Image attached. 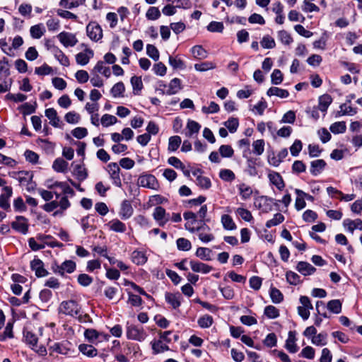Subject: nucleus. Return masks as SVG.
I'll list each match as a JSON object with an SVG mask.
<instances>
[{
	"label": "nucleus",
	"instance_id": "49",
	"mask_svg": "<svg viewBox=\"0 0 362 362\" xmlns=\"http://www.w3.org/2000/svg\"><path fill=\"white\" fill-rule=\"evenodd\" d=\"M219 177L226 182H232L235 179V173L229 169H222L219 172Z\"/></svg>",
	"mask_w": 362,
	"mask_h": 362
},
{
	"label": "nucleus",
	"instance_id": "22",
	"mask_svg": "<svg viewBox=\"0 0 362 362\" xmlns=\"http://www.w3.org/2000/svg\"><path fill=\"white\" fill-rule=\"evenodd\" d=\"M297 270L304 276L313 274L316 269L307 262H299L296 267Z\"/></svg>",
	"mask_w": 362,
	"mask_h": 362
},
{
	"label": "nucleus",
	"instance_id": "5",
	"mask_svg": "<svg viewBox=\"0 0 362 362\" xmlns=\"http://www.w3.org/2000/svg\"><path fill=\"white\" fill-rule=\"evenodd\" d=\"M86 33L89 38L95 42L99 41L103 37L102 28L95 22H90L87 25Z\"/></svg>",
	"mask_w": 362,
	"mask_h": 362
},
{
	"label": "nucleus",
	"instance_id": "2",
	"mask_svg": "<svg viewBox=\"0 0 362 362\" xmlns=\"http://www.w3.org/2000/svg\"><path fill=\"white\" fill-rule=\"evenodd\" d=\"M138 185L151 189L157 190L159 188V184L156 177L151 174L141 175L138 179Z\"/></svg>",
	"mask_w": 362,
	"mask_h": 362
},
{
	"label": "nucleus",
	"instance_id": "8",
	"mask_svg": "<svg viewBox=\"0 0 362 362\" xmlns=\"http://www.w3.org/2000/svg\"><path fill=\"white\" fill-rule=\"evenodd\" d=\"M57 37L60 42L66 47H74L78 42L75 35L71 33L62 32L57 35Z\"/></svg>",
	"mask_w": 362,
	"mask_h": 362
},
{
	"label": "nucleus",
	"instance_id": "24",
	"mask_svg": "<svg viewBox=\"0 0 362 362\" xmlns=\"http://www.w3.org/2000/svg\"><path fill=\"white\" fill-rule=\"evenodd\" d=\"M45 116L49 119V123L54 127H59L60 119L57 115V111L52 108H48L45 110Z\"/></svg>",
	"mask_w": 362,
	"mask_h": 362
},
{
	"label": "nucleus",
	"instance_id": "35",
	"mask_svg": "<svg viewBox=\"0 0 362 362\" xmlns=\"http://www.w3.org/2000/svg\"><path fill=\"white\" fill-rule=\"evenodd\" d=\"M23 337L25 341L32 348L35 346H37L38 338L37 337L30 331L25 330L23 332Z\"/></svg>",
	"mask_w": 362,
	"mask_h": 362
},
{
	"label": "nucleus",
	"instance_id": "58",
	"mask_svg": "<svg viewBox=\"0 0 362 362\" xmlns=\"http://www.w3.org/2000/svg\"><path fill=\"white\" fill-rule=\"evenodd\" d=\"M264 313L269 319H275L279 316V310L273 305L266 306Z\"/></svg>",
	"mask_w": 362,
	"mask_h": 362
},
{
	"label": "nucleus",
	"instance_id": "45",
	"mask_svg": "<svg viewBox=\"0 0 362 362\" xmlns=\"http://www.w3.org/2000/svg\"><path fill=\"white\" fill-rule=\"evenodd\" d=\"M327 307L333 313L339 314L341 312V303L338 299L329 300Z\"/></svg>",
	"mask_w": 362,
	"mask_h": 362
},
{
	"label": "nucleus",
	"instance_id": "11",
	"mask_svg": "<svg viewBox=\"0 0 362 362\" xmlns=\"http://www.w3.org/2000/svg\"><path fill=\"white\" fill-rule=\"evenodd\" d=\"M134 213V209L130 201L124 200L121 204L119 216L123 220L129 219Z\"/></svg>",
	"mask_w": 362,
	"mask_h": 362
},
{
	"label": "nucleus",
	"instance_id": "48",
	"mask_svg": "<svg viewBox=\"0 0 362 362\" xmlns=\"http://www.w3.org/2000/svg\"><path fill=\"white\" fill-rule=\"evenodd\" d=\"M224 125L230 133H235L239 126L238 119L235 117H230L224 122Z\"/></svg>",
	"mask_w": 362,
	"mask_h": 362
},
{
	"label": "nucleus",
	"instance_id": "50",
	"mask_svg": "<svg viewBox=\"0 0 362 362\" xmlns=\"http://www.w3.org/2000/svg\"><path fill=\"white\" fill-rule=\"evenodd\" d=\"M284 221V216L280 213H276V214L274 215L273 218L267 221L265 226L267 228H270L273 226L281 223Z\"/></svg>",
	"mask_w": 362,
	"mask_h": 362
},
{
	"label": "nucleus",
	"instance_id": "47",
	"mask_svg": "<svg viewBox=\"0 0 362 362\" xmlns=\"http://www.w3.org/2000/svg\"><path fill=\"white\" fill-rule=\"evenodd\" d=\"M330 131L333 134H342L346 132V126L345 122H337L331 124Z\"/></svg>",
	"mask_w": 362,
	"mask_h": 362
},
{
	"label": "nucleus",
	"instance_id": "56",
	"mask_svg": "<svg viewBox=\"0 0 362 362\" xmlns=\"http://www.w3.org/2000/svg\"><path fill=\"white\" fill-rule=\"evenodd\" d=\"M177 248L182 251H189L192 247L191 242L184 238H180L176 241Z\"/></svg>",
	"mask_w": 362,
	"mask_h": 362
},
{
	"label": "nucleus",
	"instance_id": "43",
	"mask_svg": "<svg viewBox=\"0 0 362 362\" xmlns=\"http://www.w3.org/2000/svg\"><path fill=\"white\" fill-rule=\"evenodd\" d=\"M211 250L207 247H198L196 251V256L202 259V260L209 261L211 259Z\"/></svg>",
	"mask_w": 362,
	"mask_h": 362
},
{
	"label": "nucleus",
	"instance_id": "51",
	"mask_svg": "<svg viewBox=\"0 0 362 362\" xmlns=\"http://www.w3.org/2000/svg\"><path fill=\"white\" fill-rule=\"evenodd\" d=\"M213 317L209 315H204L198 319L197 323L202 328H208L213 324Z\"/></svg>",
	"mask_w": 362,
	"mask_h": 362
},
{
	"label": "nucleus",
	"instance_id": "64",
	"mask_svg": "<svg viewBox=\"0 0 362 362\" xmlns=\"http://www.w3.org/2000/svg\"><path fill=\"white\" fill-rule=\"evenodd\" d=\"M197 184L203 189H209L211 187V182L209 177L197 175Z\"/></svg>",
	"mask_w": 362,
	"mask_h": 362
},
{
	"label": "nucleus",
	"instance_id": "52",
	"mask_svg": "<svg viewBox=\"0 0 362 362\" xmlns=\"http://www.w3.org/2000/svg\"><path fill=\"white\" fill-rule=\"evenodd\" d=\"M131 84L133 88L134 94H138L139 91L143 88V83L141 78L139 76H134L131 78Z\"/></svg>",
	"mask_w": 362,
	"mask_h": 362
},
{
	"label": "nucleus",
	"instance_id": "19",
	"mask_svg": "<svg viewBox=\"0 0 362 362\" xmlns=\"http://www.w3.org/2000/svg\"><path fill=\"white\" fill-rule=\"evenodd\" d=\"M182 88L181 81L178 78L172 79L168 85L166 95H171L177 93Z\"/></svg>",
	"mask_w": 362,
	"mask_h": 362
},
{
	"label": "nucleus",
	"instance_id": "9",
	"mask_svg": "<svg viewBox=\"0 0 362 362\" xmlns=\"http://www.w3.org/2000/svg\"><path fill=\"white\" fill-rule=\"evenodd\" d=\"M11 227L22 234H26L28 231V219L24 216H17L16 221L11 223Z\"/></svg>",
	"mask_w": 362,
	"mask_h": 362
},
{
	"label": "nucleus",
	"instance_id": "30",
	"mask_svg": "<svg viewBox=\"0 0 362 362\" xmlns=\"http://www.w3.org/2000/svg\"><path fill=\"white\" fill-rule=\"evenodd\" d=\"M267 94L268 96H277L280 98H286L289 95L287 90L281 89L278 87H271L268 89Z\"/></svg>",
	"mask_w": 362,
	"mask_h": 362
},
{
	"label": "nucleus",
	"instance_id": "7",
	"mask_svg": "<svg viewBox=\"0 0 362 362\" xmlns=\"http://www.w3.org/2000/svg\"><path fill=\"white\" fill-rule=\"evenodd\" d=\"M199 240L203 243H209L214 239V235L210 233V228L205 223L197 227Z\"/></svg>",
	"mask_w": 362,
	"mask_h": 362
},
{
	"label": "nucleus",
	"instance_id": "60",
	"mask_svg": "<svg viewBox=\"0 0 362 362\" xmlns=\"http://www.w3.org/2000/svg\"><path fill=\"white\" fill-rule=\"evenodd\" d=\"M74 173L79 180H84L88 177L86 169L81 165L75 167Z\"/></svg>",
	"mask_w": 362,
	"mask_h": 362
},
{
	"label": "nucleus",
	"instance_id": "38",
	"mask_svg": "<svg viewBox=\"0 0 362 362\" xmlns=\"http://www.w3.org/2000/svg\"><path fill=\"white\" fill-rule=\"evenodd\" d=\"M182 143L181 137L179 136H173L169 138L168 150L173 152L177 150Z\"/></svg>",
	"mask_w": 362,
	"mask_h": 362
},
{
	"label": "nucleus",
	"instance_id": "16",
	"mask_svg": "<svg viewBox=\"0 0 362 362\" xmlns=\"http://www.w3.org/2000/svg\"><path fill=\"white\" fill-rule=\"evenodd\" d=\"M189 264L192 270L194 272L208 274L213 269L212 267L206 264L194 260H191Z\"/></svg>",
	"mask_w": 362,
	"mask_h": 362
},
{
	"label": "nucleus",
	"instance_id": "53",
	"mask_svg": "<svg viewBox=\"0 0 362 362\" xmlns=\"http://www.w3.org/2000/svg\"><path fill=\"white\" fill-rule=\"evenodd\" d=\"M216 68V64L211 62H204L194 64V69L197 71H206Z\"/></svg>",
	"mask_w": 362,
	"mask_h": 362
},
{
	"label": "nucleus",
	"instance_id": "26",
	"mask_svg": "<svg viewBox=\"0 0 362 362\" xmlns=\"http://www.w3.org/2000/svg\"><path fill=\"white\" fill-rule=\"evenodd\" d=\"M147 257L144 252L139 250H134L132 253V260L137 265H143L147 262Z\"/></svg>",
	"mask_w": 362,
	"mask_h": 362
},
{
	"label": "nucleus",
	"instance_id": "25",
	"mask_svg": "<svg viewBox=\"0 0 362 362\" xmlns=\"http://www.w3.org/2000/svg\"><path fill=\"white\" fill-rule=\"evenodd\" d=\"M239 194L243 200H247L250 199L252 194V189L245 183H241L238 185Z\"/></svg>",
	"mask_w": 362,
	"mask_h": 362
},
{
	"label": "nucleus",
	"instance_id": "14",
	"mask_svg": "<svg viewBox=\"0 0 362 362\" xmlns=\"http://www.w3.org/2000/svg\"><path fill=\"white\" fill-rule=\"evenodd\" d=\"M327 163L323 159L313 160L310 163V172L313 175L317 176L323 171Z\"/></svg>",
	"mask_w": 362,
	"mask_h": 362
},
{
	"label": "nucleus",
	"instance_id": "54",
	"mask_svg": "<svg viewBox=\"0 0 362 362\" xmlns=\"http://www.w3.org/2000/svg\"><path fill=\"white\" fill-rule=\"evenodd\" d=\"M13 324L12 322H8L6 324L4 332L0 334L1 341H4L8 338L11 339L13 337Z\"/></svg>",
	"mask_w": 362,
	"mask_h": 362
},
{
	"label": "nucleus",
	"instance_id": "36",
	"mask_svg": "<svg viewBox=\"0 0 362 362\" xmlns=\"http://www.w3.org/2000/svg\"><path fill=\"white\" fill-rule=\"evenodd\" d=\"M187 128L188 132L186 133V136L191 137L194 134L199 133L201 129V125L198 122L189 119L187 122Z\"/></svg>",
	"mask_w": 362,
	"mask_h": 362
},
{
	"label": "nucleus",
	"instance_id": "46",
	"mask_svg": "<svg viewBox=\"0 0 362 362\" xmlns=\"http://www.w3.org/2000/svg\"><path fill=\"white\" fill-rule=\"evenodd\" d=\"M264 141L263 139H257L252 143V152L256 156H260L264 151Z\"/></svg>",
	"mask_w": 362,
	"mask_h": 362
},
{
	"label": "nucleus",
	"instance_id": "3",
	"mask_svg": "<svg viewBox=\"0 0 362 362\" xmlns=\"http://www.w3.org/2000/svg\"><path fill=\"white\" fill-rule=\"evenodd\" d=\"M127 337L129 339L143 341L147 334L142 327L132 325L127 328Z\"/></svg>",
	"mask_w": 362,
	"mask_h": 362
},
{
	"label": "nucleus",
	"instance_id": "34",
	"mask_svg": "<svg viewBox=\"0 0 362 362\" xmlns=\"http://www.w3.org/2000/svg\"><path fill=\"white\" fill-rule=\"evenodd\" d=\"M55 57V59L64 66H69V59L65 55V54L58 47L57 49H54V52L52 53Z\"/></svg>",
	"mask_w": 362,
	"mask_h": 362
},
{
	"label": "nucleus",
	"instance_id": "32",
	"mask_svg": "<svg viewBox=\"0 0 362 362\" xmlns=\"http://www.w3.org/2000/svg\"><path fill=\"white\" fill-rule=\"evenodd\" d=\"M312 344L317 346H323L327 344V334L325 332L316 334L312 337Z\"/></svg>",
	"mask_w": 362,
	"mask_h": 362
},
{
	"label": "nucleus",
	"instance_id": "27",
	"mask_svg": "<svg viewBox=\"0 0 362 362\" xmlns=\"http://www.w3.org/2000/svg\"><path fill=\"white\" fill-rule=\"evenodd\" d=\"M332 102V97L328 94H325L321 95L319 98L318 106L317 107L322 112H326L327 108L330 105Z\"/></svg>",
	"mask_w": 362,
	"mask_h": 362
},
{
	"label": "nucleus",
	"instance_id": "18",
	"mask_svg": "<svg viewBox=\"0 0 362 362\" xmlns=\"http://www.w3.org/2000/svg\"><path fill=\"white\" fill-rule=\"evenodd\" d=\"M296 332L293 331H290L288 332V339L286 341L285 347L286 349L292 354L296 353L298 350V348L296 345Z\"/></svg>",
	"mask_w": 362,
	"mask_h": 362
},
{
	"label": "nucleus",
	"instance_id": "42",
	"mask_svg": "<svg viewBox=\"0 0 362 362\" xmlns=\"http://www.w3.org/2000/svg\"><path fill=\"white\" fill-rule=\"evenodd\" d=\"M151 344L152 346L153 353L154 354H158L169 350L168 346L163 344L161 340H154L151 341Z\"/></svg>",
	"mask_w": 362,
	"mask_h": 362
},
{
	"label": "nucleus",
	"instance_id": "55",
	"mask_svg": "<svg viewBox=\"0 0 362 362\" xmlns=\"http://www.w3.org/2000/svg\"><path fill=\"white\" fill-rule=\"evenodd\" d=\"M160 11L158 7L151 6L148 9L146 17L148 20L156 21L160 17Z\"/></svg>",
	"mask_w": 362,
	"mask_h": 362
},
{
	"label": "nucleus",
	"instance_id": "44",
	"mask_svg": "<svg viewBox=\"0 0 362 362\" xmlns=\"http://www.w3.org/2000/svg\"><path fill=\"white\" fill-rule=\"evenodd\" d=\"M270 298L274 303H280L284 300L282 293L276 288L272 287L269 292Z\"/></svg>",
	"mask_w": 362,
	"mask_h": 362
},
{
	"label": "nucleus",
	"instance_id": "15",
	"mask_svg": "<svg viewBox=\"0 0 362 362\" xmlns=\"http://www.w3.org/2000/svg\"><path fill=\"white\" fill-rule=\"evenodd\" d=\"M93 57V51L90 49H86L84 52H79L76 55V61L77 64L84 66L89 62Z\"/></svg>",
	"mask_w": 362,
	"mask_h": 362
},
{
	"label": "nucleus",
	"instance_id": "29",
	"mask_svg": "<svg viewBox=\"0 0 362 362\" xmlns=\"http://www.w3.org/2000/svg\"><path fill=\"white\" fill-rule=\"evenodd\" d=\"M191 53L194 58L197 59H204L208 56L206 50L201 45H195L192 47Z\"/></svg>",
	"mask_w": 362,
	"mask_h": 362
},
{
	"label": "nucleus",
	"instance_id": "39",
	"mask_svg": "<svg viewBox=\"0 0 362 362\" xmlns=\"http://www.w3.org/2000/svg\"><path fill=\"white\" fill-rule=\"evenodd\" d=\"M85 0H61L59 5L64 8L71 9L84 4Z\"/></svg>",
	"mask_w": 362,
	"mask_h": 362
},
{
	"label": "nucleus",
	"instance_id": "23",
	"mask_svg": "<svg viewBox=\"0 0 362 362\" xmlns=\"http://www.w3.org/2000/svg\"><path fill=\"white\" fill-rule=\"evenodd\" d=\"M295 192L297 195L295 202V208L296 210L300 211L305 207L306 203L305 201V196L306 193L299 189H296Z\"/></svg>",
	"mask_w": 362,
	"mask_h": 362
},
{
	"label": "nucleus",
	"instance_id": "6",
	"mask_svg": "<svg viewBox=\"0 0 362 362\" xmlns=\"http://www.w3.org/2000/svg\"><path fill=\"white\" fill-rule=\"evenodd\" d=\"M152 216L161 227L164 226L170 219L169 214H167L165 209L162 206H156L154 209Z\"/></svg>",
	"mask_w": 362,
	"mask_h": 362
},
{
	"label": "nucleus",
	"instance_id": "41",
	"mask_svg": "<svg viewBox=\"0 0 362 362\" xmlns=\"http://www.w3.org/2000/svg\"><path fill=\"white\" fill-rule=\"evenodd\" d=\"M30 32L33 38L39 39L44 35L45 30L42 24H37L32 26Z\"/></svg>",
	"mask_w": 362,
	"mask_h": 362
},
{
	"label": "nucleus",
	"instance_id": "17",
	"mask_svg": "<svg viewBox=\"0 0 362 362\" xmlns=\"http://www.w3.org/2000/svg\"><path fill=\"white\" fill-rule=\"evenodd\" d=\"M343 226L351 233H353L356 229L362 230V221L359 218L356 220H351L350 218L344 219L343 221Z\"/></svg>",
	"mask_w": 362,
	"mask_h": 362
},
{
	"label": "nucleus",
	"instance_id": "61",
	"mask_svg": "<svg viewBox=\"0 0 362 362\" xmlns=\"http://www.w3.org/2000/svg\"><path fill=\"white\" fill-rule=\"evenodd\" d=\"M261 46L265 49H272L276 46L275 41L273 37L269 35H265L260 41Z\"/></svg>",
	"mask_w": 362,
	"mask_h": 362
},
{
	"label": "nucleus",
	"instance_id": "12",
	"mask_svg": "<svg viewBox=\"0 0 362 362\" xmlns=\"http://www.w3.org/2000/svg\"><path fill=\"white\" fill-rule=\"evenodd\" d=\"M30 267L33 271H35V275L37 277L46 276L48 275V272L44 268V264L40 259H34L30 262Z\"/></svg>",
	"mask_w": 362,
	"mask_h": 362
},
{
	"label": "nucleus",
	"instance_id": "40",
	"mask_svg": "<svg viewBox=\"0 0 362 362\" xmlns=\"http://www.w3.org/2000/svg\"><path fill=\"white\" fill-rule=\"evenodd\" d=\"M221 223L226 230H232L236 228V225L233 218L228 214H224L221 216Z\"/></svg>",
	"mask_w": 362,
	"mask_h": 362
},
{
	"label": "nucleus",
	"instance_id": "21",
	"mask_svg": "<svg viewBox=\"0 0 362 362\" xmlns=\"http://www.w3.org/2000/svg\"><path fill=\"white\" fill-rule=\"evenodd\" d=\"M107 226L110 230L116 233H124L127 230L126 225L117 218L109 221Z\"/></svg>",
	"mask_w": 362,
	"mask_h": 362
},
{
	"label": "nucleus",
	"instance_id": "31",
	"mask_svg": "<svg viewBox=\"0 0 362 362\" xmlns=\"http://www.w3.org/2000/svg\"><path fill=\"white\" fill-rule=\"evenodd\" d=\"M68 163L63 158H58L53 162L52 168L57 173H65L67 171Z\"/></svg>",
	"mask_w": 362,
	"mask_h": 362
},
{
	"label": "nucleus",
	"instance_id": "63",
	"mask_svg": "<svg viewBox=\"0 0 362 362\" xmlns=\"http://www.w3.org/2000/svg\"><path fill=\"white\" fill-rule=\"evenodd\" d=\"M117 119L114 115L105 114L101 118V124L103 127H109L115 124Z\"/></svg>",
	"mask_w": 362,
	"mask_h": 362
},
{
	"label": "nucleus",
	"instance_id": "4",
	"mask_svg": "<svg viewBox=\"0 0 362 362\" xmlns=\"http://www.w3.org/2000/svg\"><path fill=\"white\" fill-rule=\"evenodd\" d=\"M76 268V263L72 260H66L60 265L54 264L52 266L53 272L64 276L65 273L71 274Z\"/></svg>",
	"mask_w": 362,
	"mask_h": 362
},
{
	"label": "nucleus",
	"instance_id": "1",
	"mask_svg": "<svg viewBox=\"0 0 362 362\" xmlns=\"http://www.w3.org/2000/svg\"><path fill=\"white\" fill-rule=\"evenodd\" d=\"M80 305L74 300H64L59 306V313L75 317L81 310Z\"/></svg>",
	"mask_w": 362,
	"mask_h": 362
},
{
	"label": "nucleus",
	"instance_id": "62",
	"mask_svg": "<svg viewBox=\"0 0 362 362\" xmlns=\"http://www.w3.org/2000/svg\"><path fill=\"white\" fill-rule=\"evenodd\" d=\"M219 153L223 158H231L234 151L230 145H221L219 148Z\"/></svg>",
	"mask_w": 362,
	"mask_h": 362
},
{
	"label": "nucleus",
	"instance_id": "57",
	"mask_svg": "<svg viewBox=\"0 0 362 362\" xmlns=\"http://www.w3.org/2000/svg\"><path fill=\"white\" fill-rule=\"evenodd\" d=\"M340 111L339 112V115H354L357 111L356 108L348 105L346 103H343L340 105Z\"/></svg>",
	"mask_w": 362,
	"mask_h": 362
},
{
	"label": "nucleus",
	"instance_id": "33",
	"mask_svg": "<svg viewBox=\"0 0 362 362\" xmlns=\"http://www.w3.org/2000/svg\"><path fill=\"white\" fill-rule=\"evenodd\" d=\"M78 349L83 354L88 357H93L98 354L97 349L92 345L83 344L79 345Z\"/></svg>",
	"mask_w": 362,
	"mask_h": 362
},
{
	"label": "nucleus",
	"instance_id": "59",
	"mask_svg": "<svg viewBox=\"0 0 362 362\" xmlns=\"http://www.w3.org/2000/svg\"><path fill=\"white\" fill-rule=\"evenodd\" d=\"M278 37L279 40L284 45H289L293 42L291 35L286 30H280L278 33Z\"/></svg>",
	"mask_w": 362,
	"mask_h": 362
},
{
	"label": "nucleus",
	"instance_id": "28",
	"mask_svg": "<svg viewBox=\"0 0 362 362\" xmlns=\"http://www.w3.org/2000/svg\"><path fill=\"white\" fill-rule=\"evenodd\" d=\"M97 73L102 74L107 78H109L111 75L110 69L108 66H105L102 61L98 62L92 70V74Z\"/></svg>",
	"mask_w": 362,
	"mask_h": 362
},
{
	"label": "nucleus",
	"instance_id": "13",
	"mask_svg": "<svg viewBox=\"0 0 362 362\" xmlns=\"http://www.w3.org/2000/svg\"><path fill=\"white\" fill-rule=\"evenodd\" d=\"M181 294L177 293H173L166 292L165 294V299L166 302L170 304L173 309L178 308L181 305Z\"/></svg>",
	"mask_w": 362,
	"mask_h": 362
},
{
	"label": "nucleus",
	"instance_id": "37",
	"mask_svg": "<svg viewBox=\"0 0 362 362\" xmlns=\"http://www.w3.org/2000/svg\"><path fill=\"white\" fill-rule=\"evenodd\" d=\"M125 87L122 82L115 83L111 88L110 93L114 98H119L124 96Z\"/></svg>",
	"mask_w": 362,
	"mask_h": 362
},
{
	"label": "nucleus",
	"instance_id": "10",
	"mask_svg": "<svg viewBox=\"0 0 362 362\" xmlns=\"http://www.w3.org/2000/svg\"><path fill=\"white\" fill-rule=\"evenodd\" d=\"M107 168L113 184L117 187H120L122 182L119 175L120 168L119 165L117 163H110L108 164Z\"/></svg>",
	"mask_w": 362,
	"mask_h": 362
},
{
	"label": "nucleus",
	"instance_id": "20",
	"mask_svg": "<svg viewBox=\"0 0 362 362\" xmlns=\"http://www.w3.org/2000/svg\"><path fill=\"white\" fill-rule=\"evenodd\" d=\"M268 177L269 179V181L276 187V188L279 190H282L284 187L285 184L283 180L282 177L279 173L272 171L269 173Z\"/></svg>",
	"mask_w": 362,
	"mask_h": 362
}]
</instances>
